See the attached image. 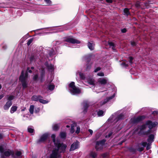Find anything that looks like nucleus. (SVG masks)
Here are the masks:
<instances>
[{
    "mask_svg": "<svg viewBox=\"0 0 158 158\" xmlns=\"http://www.w3.org/2000/svg\"><path fill=\"white\" fill-rule=\"evenodd\" d=\"M28 74L27 71H26L24 74L23 71H22L19 78V81L21 82L23 89H24L28 87L27 78Z\"/></svg>",
    "mask_w": 158,
    "mask_h": 158,
    "instance_id": "1",
    "label": "nucleus"
},
{
    "mask_svg": "<svg viewBox=\"0 0 158 158\" xmlns=\"http://www.w3.org/2000/svg\"><path fill=\"white\" fill-rule=\"evenodd\" d=\"M106 140L103 139L101 140L97 141L96 143L95 148L97 151L102 150L103 149V146L105 145Z\"/></svg>",
    "mask_w": 158,
    "mask_h": 158,
    "instance_id": "2",
    "label": "nucleus"
},
{
    "mask_svg": "<svg viewBox=\"0 0 158 158\" xmlns=\"http://www.w3.org/2000/svg\"><path fill=\"white\" fill-rule=\"evenodd\" d=\"M146 117L144 115H140L138 116L136 118L134 117L131 119L132 123L133 124H137L140 123L143 121Z\"/></svg>",
    "mask_w": 158,
    "mask_h": 158,
    "instance_id": "3",
    "label": "nucleus"
},
{
    "mask_svg": "<svg viewBox=\"0 0 158 158\" xmlns=\"http://www.w3.org/2000/svg\"><path fill=\"white\" fill-rule=\"evenodd\" d=\"M57 148H56L59 152V151L60 152H65L66 149L67 148V145L66 144L64 143H60V142L58 144L56 147Z\"/></svg>",
    "mask_w": 158,
    "mask_h": 158,
    "instance_id": "4",
    "label": "nucleus"
},
{
    "mask_svg": "<svg viewBox=\"0 0 158 158\" xmlns=\"http://www.w3.org/2000/svg\"><path fill=\"white\" fill-rule=\"evenodd\" d=\"M48 137V134L45 133L42 135L39 139L36 141V143L40 144L42 143H44L47 139Z\"/></svg>",
    "mask_w": 158,
    "mask_h": 158,
    "instance_id": "5",
    "label": "nucleus"
},
{
    "mask_svg": "<svg viewBox=\"0 0 158 158\" xmlns=\"http://www.w3.org/2000/svg\"><path fill=\"white\" fill-rule=\"evenodd\" d=\"M10 149H8L6 151H4V148L2 145H0V153L1 155H3L5 157H8L10 156Z\"/></svg>",
    "mask_w": 158,
    "mask_h": 158,
    "instance_id": "6",
    "label": "nucleus"
},
{
    "mask_svg": "<svg viewBox=\"0 0 158 158\" xmlns=\"http://www.w3.org/2000/svg\"><path fill=\"white\" fill-rule=\"evenodd\" d=\"M145 125L148 126L149 129H152L158 125V123L157 122H152V121L148 120L146 121Z\"/></svg>",
    "mask_w": 158,
    "mask_h": 158,
    "instance_id": "7",
    "label": "nucleus"
},
{
    "mask_svg": "<svg viewBox=\"0 0 158 158\" xmlns=\"http://www.w3.org/2000/svg\"><path fill=\"white\" fill-rule=\"evenodd\" d=\"M64 41L73 44H78L80 43V41L73 38H70L69 37H65Z\"/></svg>",
    "mask_w": 158,
    "mask_h": 158,
    "instance_id": "8",
    "label": "nucleus"
},
{
    "mask_svg": "<svg viewBox=\"0 0 158 158\" xmlns=\"http://www.w3.org/2000/svg\"><path fill=\"white\" fill-rule=\"evenodd\" d=\"M90 61V58H88L87 59L85 66V71H86L89 70L91 68L93 63L91 62Z\"/></svg>",
    "mask_w": 158,
    "mask_h": 158,
    "instance_id": "9",
    "label": "nucleus"
},
{
    "mask_svg": "<svg viewBox=\"0 0 158 158\" xmlns=\"http://www.w3.org/2000/svg\"><path fill=\"white\" fill-rule=\"evenodd\" d=\"M79 143L77 141L76 142H74L71 145L69 151H73L76 149H78L79 147Z\"/></svg>",
    "mask_w": 158,
    "mask_h": 158,
    "instance_id": "10",
    "label": "nucleus"
},
{
    "mask_svg": "<svg viewBox=\"0 0 158 158\" xmlns=\"http://www.w3.org/2000/svg\"><path fill=\"white\" fill-rule=\"evenodd\" d=\"M58 152L56 149L53 150L50 155V158H57Z\"/></svg>",
    "mask_w": 158,
    "mask_h": 158,
    "instance_id": "11",
    "label": "nucleus"
},
{
    "mask_svg": "<svg viewBox=\"0 0 158 158\" xmlns=\"http://www.w3.org/2000/svg\"><path fill=\"white\" fill-rule=\"evenodd\" d=\"M45 76V71L44 69H42L40 72V76L39 77V80L41 82H42L44 81Z\"/></svg>",
    "mask_w": 158,
    "mask_h": 158,
    "instance_id": "12",
    "label": "nucleus"
},
{
    "mask_svg": "<svg viewBox=\"0 0 158 158\" xmlns=\"http://www.w3.org/2000/svg\"><path fill=\"white\" fill-rule=\"evenodd\" d=\"M70 91L71 93L74 94H79L81 92V90L79 88H77L76 87L70 89Z\"/></svg>",
    "mask_w": 158,
    "mask_h": 158,
    "instance_id": "13",
    "label": "nucleus"
},
{
    "mask_svg": "<svg viewBox=\"0 0 158 158\" xmlns=\"http://www.w3.org/2000/svg\"><path fill=\"white\" fill-rule=\"evenodd\" d=\"M140 144L143 146V147H138L137 149L138 151L140 152H142L144 150V148L148 144L147 142H142Z\"/></svg>",
    "mask_w": 158,
    "mask_h": 158,
    "instance_id": "14",
    "label": "nucleus"
},
{
    "mask_svg": "<svg viewBox=\"0 0 158 158\" xmlns=\"http://www.w3.org/2000/svg\"><path fill=\"white\" fill-rule=\"evenodd\" d=\"M98 83L103 85H105L107 83V80L105 78H100L98 80Z\"/></svg>",
    "mask_w": 158,
    "mask_h": 158,
    "instance_id": "15",
    "label": "nucleus"
},
{
    "mask_svg": "<svg viewBox=\"0 0 158 158\" xmlns=\"http://www.w3.org/2000/svg\"><path fill=\"white\" fill-rule=\"evenodd\" d=\"M12 104V102L11 101H7L4 106V109L6 110H8Z\"/></svg>",
    "mask_w": 158,
    "mask_h": 158,
    "instance_id": "16",
    "label": "nucleus"
},
{
    "mask_svg": "<svg viewBox=\"0 0 158 158\" xmlns=\"http://www.w3.org/2000/svg\"><path fill=\"white\" fill-rule=\"evenodd\" d=\"M155 136L153 134H151L150 135L148 136L147 139V141L149 143H152L154 141Z\"/></svg>",
    "mask_w": 158,
    "mask_h": 158,
    "instance_id": "17",
    "label": "nucleus"
},
{
    "mask_svg": "<svg viewBox=\"0 0 158 158\" xmlns=\"http://www.w3.org/2000/svg\"><path fill=\"white\" fill-rule=\"evenodd\" d=\"M43 97L40 95H34L31 97V99L35 101H39V100L40 98H42Z\"/></svg>",
    "mask_w": 158,
    "mask_h": 158,
    "instance_id": "18",
    "label": "nucleus"
},
{
    "mask_svg": "<svg viewBox=\"0 0 158 158\" xmlns=\"http://www.w3.org/2000/svg\"><path fill=\"white\" fill-rule=\"evenodd\" d=\"M115 94H114L113 95L107 97L106 99L104 100V101L102 102V104H105V103L108 102L110 100L112 99L115 97Z\"/></svg>",
    "mask_w": 158,
    "mask_h": 158,
    "instance_id": "19",
    "label": "nucleus"
},
{
    "mask_svg": "<svg viewBox=\"0 0 158 158\" xmlns=\"http://www.w3.org/2000/svg\"><path fill=\"white\" fill-rule=\"evenodd\" d=\"M127 149L130 152L132 153L133 154H135L137 151V149L134 148L132 146L128 147Z\"/></svg>",
    "mask_w": 158,
    "mask_h": 158,
    "instance_id": "20",
    "label": "nucleus"
},
{
    "mask_svg": "<svg viewBox=\"0 0 158 158\" xmlns=\"http://www.w3.org/2000/svg\"><path fill=\"white\" fill-rule=\"evenodd\" d=\"M146 125H145V124H142L141 127L140 128V131L139 132V134H141L142 133L143 131V130H145L146 128Z\"/></svg>",
    "mask_w": 158,
    "mask_h": 158,
    "instance_id": "21",
    "label": "nucleus"
},
{
    "mask_svg": "<svg viewBox=\"0 0 158 158\" xmlns=\"http://www.w3.org/2000/svg\"><path fill=\"white\" fill-rule=\"evenodd\" d=\"M87 82L90 85H95L94 80V79L92 78L89 79L87 80Z\"/></svg>",
    "mask_w": 158,
    "mask_h": 158,
    "instance_id": "22",
    "label": "nucleus"
},
{
    "mask_svg": "<svg viewBox=\"0 0 158 158\" xmlns=\"http://www.w3.org/2000/svg\"><path fill=\"white\" fill-rule=\"evenodd\" d=\"M60 136L61 139H65L66 137V133L65 132H61L60 134Z\"/></svg>",
    "mask_w": 158,
    "mask_h": 158,
    "instance_id": "23",
    "label": "nucleus"
},
{
    "mask_svg": "<svg viewBox=\"0 0 158 158\" xmlns=\"http://www.w3.org/2000/svg\"><path fill=\"white\" fill-rule=\"evenodd\" d=\"M17 109V107L16 106H12L10 110V112L12 114L16 111Z\"/></svg>",
    "mask_w": 158,
    "mask_h": 158,
    "instance_id": "24",
    "label": "nucleus"
},
{
    "mask_svg": "<svg viewBox=\"0 0 158 158\" xmlns=\"http://www.w3.org/2000/svg\"><path fill=\"white\" fill-rule=\"evenodd\" d=\"M55 87V85L53 84H49L48 86V90L50 91H52L54 89Z\"/></svg>",
    "mask_w": 158,
    "mask_h": 158,
    "instance_id": "25",
    "label": "nucleus"
},
{
    "mask_svg": "<svg viewBox=\"0 0 158 158\" xmlns=\"http://www.w3.org/2000/svg\"><path fill=\"white\" fill-rule=\"evenodd\" d=\"M149 129L147 131L143 132L142 133H141V135H148L151 133V129Z\"/></svg>",
    "mask_w": 158,
    "mask_h": 158,
    "instance_id": "26",
    "label": "nucleus"
},
{
    "mask_svg": "<svg viewBox=\"0 0 158 158\" xmlns=\"http://www.w3.org/2000/svg\"><path fill=\"white\" fill-rule=\"evenodd\" d=\"M89 107V104L86 103L84 104L83 108L84 110L83 111L84 112H86L87 111V110Z\"/></svg>",
    "mask_w": 158,
    "mask_h": 158,
    "instance_id": "27",
    "label": "nucleus"
},
{
    "mask_svg": "<svg viewBox=\"0 0 158 158\" xmlns=\"http://www.w3.org/2000/svg\"><path fill=\"white\" fill-rule=\"evenodd\" d=\"M124 117V115L123 114H120L119 115H118L117 118L116 119H117V121H119L120 120H122L123 119Z\"/></svg>",
    "mask_w": 158,
    "mask_h": 158,
    "instance_id": "28",
    "label": "nucleus"
},
{
    "mask_svg": "<svg viewBox=\"0 0 158 158\" xmlns=\"http://www.w3.org/2000/svg\"><path fill=\"white\" fill-rule=\"evenodd\" d=\"M60 127L58 124H55L53 127V130L54 131H57L59 129Z\"/></svg>",
    "mask_w": 158,
    "mask_h": 158,
    "instance_id": "29",
    "label": "nucleus"
},
{
    "mask_svg": "<svg viewBox=\"0 0 158 158\" xmlns=\"http://www.w3.org/2000/svg\"><path fill=\"white\" fill-rule=\"evenodd\" d=\"M124 12L125 15L127 16H128L130 15V12L129 11V9L127 8H125L124 10Z\"/></svg>",
    "mask_w": 158,
    "mask_h": 158,
    "instance_id": "30",
    "label": "nucleus"
},
{
    "mask_svg": "<svg viewBox=\"0 0 158 158\" xmlns=\"http://www.w3.org/2000/svg\"><path fill=\"white\" fill-rule=\"evenodd\" d=\"M88 46L90 50H93L94 49V47L93 45V44L89 42L88 43Z\"/></svg>",
    "mask_w": 158,
    "mask_h": 158,
    "instance_id": "31",
    "label": "nucleus"
},
{
    "mask_svg": "<svg viewBox=\"0 0 158 158\" xmlns=\"http://www.w3.org/2000/svg\"><path fill=\"white\" fill-rule=\"evenodd\" d=\"M79 73L80 79L82 80H84L85 79V77L84 74L81 72H79Z\"/></svg>",
    "mask_w": 158,
    "mask_h": 158,
    "instance_id": "32",
    "label": "nucleus"
},
{
    "mask_svg": "<svg viewBox=\"0 0 158 158\" xmlns=\"http://www.w3.org/2000/svg\"><path fill=\"white\" fill-rule=\"evenodd\" d=\"M39 101L40 103L43 104H47L48 102V101L42 99L41 98L40 99Z\"/></svg>",
    "mask_w": 158,
    "mask_h": 158,
    "instance_id": "33",
    "label": "nucleus"
},
{
    "mask_svg": "<svg viewBox=\"0 0 158 158\" xmlns=\"http://www.w3.org/2000/svg\"><path fill=\"white\" fill-rule=\"evenodd\" d=\"M101 156L103 158H106L109 156V153L108 152H106L102 154Z\"/></svg>",
    "mask_w": 158,
    "mask_h": 158,
    "instance_id": "34",
    "label": "nucleus"
},
{
    "mask_svg": "<svg viewBox=\"0 0 158 158\" xmlns=\"http://www.w3.org/2000/svg\"><path fill=\"white\" fill-rule=\"evenodd\" d=\"M46 66L48 68L49 70H52L54 69L53 66L52 64L49 65L48 64H46Z\"/></svg>",
    "mask_w": 158,
    "mask_h": 158,
    "instance_id": "35",
    "label": "nucleus"
},
{
    "mask_svg": "<svg viewBox=\"0 0 158 158\" xmlns=\"http://www.w3.org/2000/svg\"><path fill=\"white\" fill-rule=\"evenodd\" d=\"M90 155L92 158H96L97 156V153L95 152H91Z\"/></svg>",
    "mask_w": 158,
    "mask_h": 158,
    "instance_id": "36",
    "label": "nucleus"
},
{
    "mask_svg": "<svg viewBox=\"0 0 158 158\" xmlns=\"http://www.w3.org/2000/svg\"><path fill=\"white\" fill-rule=\"evenodd\" d=\"M104 112L102 110H99L97 114L99 116H102L104 114Z\"/></svg>",
    "mask_w": 158,
    "mask_h": 158,
    "instance_id": "37",
    "label": "nucleus"
},
{
    "mask_svg": "<svg viewBox=\"0 0 158 158\" xmlns=\"http://www.w3.org/2000/svg\"><path fill=\"white\" fill-rule=\"evenodd\" d=\"M38 78V75L37 74H35L33 76L32 80L35 81H37Z\"/></svg>",
    "mask_w": 158,
    "mask_h": 158,
    "instance_id": "38",
    "label": "nucleus"
},
{
    "mask_svg": "<svg viewBox=\"0 0 158 158\" xmlns=\"http://www.w3.org/2000/svg\"><path fill=\"white\" fill-rule=\"evenodd\" d=\"M34 109V106L33 105H31L30 107L29 111L31 114H33V113Z\"/></svg>",
    "mask_w": 158,
    "mask_h": 158,
    "instance_id": "39",
    "label": "nucleus"
},
{
    "mask_svg": "<svg viewBox=\"0 0 158 158\" xmlns=\"http://www.w3.org/2000/svg\"><path fill=\"white\" fill-rule=\"evenodd\" d=\"M15 98V96L14 95H10L8 96V97L7 98V100L8 101H11L13 100Z\"/></svg>",
    "mask_w": 158,
    "mask_h": 158,
    "instance_id": "40",
    "label": "nucleus"
},
{
    "mask_svg": "<svg viewBox=\"0 0 158 158\" xmlns=\"http://www.w3.org/2000/svg\"><path fill=\"white\" fill-rule=\"evenodd\" d=\"M52 141L56 147L58 144L60 142V141L59 140H56L55 138L52 139Z\"/></svg>",
    "mask_w": 158,
    "mask_h": 158,
    "instance_id": "41",
    "label": "nucleus"
},
{
    "mask_svg": "<svg viewBox=\"0 0 158 158\" xmlns=\"http://www.w3.org/2000/svg\"><path fill=\"white\" fill-rule=\"evenodd\" d=\"M69 87L72 88V89L76 87L75 85L74 82L73 81L72 82L70 83L69 85Z\"/></svg>",
    "mask_w": 158,
    "mask_h": 158,
    "instance_id": "42",
    "label": "nucleus"
},
{
    "mask_svg": "<svg viewBox=\"0 0 158 158\" xmlns=\"http://www.w3.org/2000/svg\"><path fill=\"white\" fill-rule=\"evenodd\" d=\"M22 154L21 152L20 151H17L15 153V155L17 157L21 156Z\"/></svg>",
    "mask_w": 158,
    "mask_h": 158,
    "instance_id": "43",
    "label": "nucleus"
},
{
    "mask_svg": "<svg viewBox=\"0 0 158 158\" xmlns=\"http://www.w3.org/2000/svg\"><path fill=\"white\" fill-rule=\"evenodd\" d=\"M10 156H11L13 158H14L15 157L14 152L13 150H11L10 149Z\"/></svg>",
    "mask_w": 158,
    "mask_h": 158,
    "instance_id": "44",
    "label": "nucleus"
},
{
    "mask_svg": "<svg viewBox=\"0 0 158 158\" xmlns=\"http://www.w3.org/2000/svg\"><path fill=\"white\" fill-rule=\"evenodd\" d=\"M33 40V38H31V39H29L28 40V41L27 43V45L28 46H29L31 44Z\"/></svg>",
    "mask_w": 158,
    "mask_h": 158,
    "instance_id": "45",
    "label": "nucleus"
},
{
    "mask_svg": "<svg viewBox=\"0 0 158 158\" xmlns=\"http://www.w3.org/2000/svg\"><path fill=\"white\" fill-rule=\"evenodd\" d=\"M28 132L30 133H32L34 132V129L33 128L28 127L27 128Z\"/></svg>",
    "mask_w": 158,
    "mask_h": 158,
    "instance_id": "46",
    "label": "nucleus"
},
{
    "mask_svg": "<svg viewBox=\"0 0 158 158\" xmlns=\"http://www.w3.org/2000/svg\"><path fill=\"white\" fill-rule=\"evenodd\" d=\"M151 143H148V144H147V146L146 147V150H148L151 148Z\"/></svg>",
    "mask_w": 158,
    "mask_h": 158,
    "instance_id": "47",
    "label": "nucleus"
},
{
    "mask_svg": "<svg viewBox=\"0 0 158 158\" xmlns=\"http://www.w3.org/2000/svg\"><path fill=\"white\" fill-rule=\"evenodd\" d=\"M121 64L122 66L125 67H126L128 66V64L124 62H122Z\"/></svg>",
    "mask_w": 158,
    "mask_h": 158,
    "instance_id": "48",
    "label": "nucleus"
},
{
    "mask_svg": "<svg viewBox=\"0 0 158 158\" xmlns=\"http://www.w3.org/2000/svg\"><path fill=\"white\" fill-rule=\"evenodd\" d=\"M129 62L131 64H132L133 63V60L134 58L133 57L131 56H130L129 57Z\"/></svg>",
    "mask_w": 158,
    "mask_h": 158,
    "instance_id": "49",
    "label": "nucleus"
},
{
    "mask_svg": "<svg viewBox=\"0 0 158 158\" xmlns=\"http://www.w3.org/2000/svg\"><path fill=\"white\" fill-rule=\"evenodd\" d=\"M74 131V126L72 125L71 126L70 132L71 133H73Z\"/></svg>",
    "mask_w": 158,
    "mask_h": 158,
    "instance_id": "50",
    "label": "nucleus"
},
{
    "mask_svg": "<svg viewBox=\"0 0 158 158\" xmlns=\"http://www.w3.org/2000/svg\"><path fill=\"white\" fill-rule=\"evenodd\" d=\"M80 127H77V130L76 131V133L78 134L79 133L80 131Z\"/></svg>",
    "mask_w": 158,
    "mask_h": 158,
    "instance_id": "51",
    "label": "nucleus"
},
{
    "mask_svg": "<svg viewBox=\"0 0 158 158\" xmlns=\"http://www.w3.org/2000/svg\"><path fill=\"white\" fill-rule=\"evenodd\" d=\"M108 44H109V46L110 47H114V46H115L114 43H113L112 42H109Z\"/></svg>",
    "mask_w": 158,
    "mask_h": 158,
    "instance_id": "52",
    "label": "nucleus"
},
{
    "mask_svg": "<svg viewBox=\"0 0 158 158\" xmlns=\"http://www.w3.org/2000/svg\"><path fill=\"white\" fill-rule=\"evenodd\" d=\"M131 44L132 46H135L136 45V43L135 41H131Z\"/></svg>",
    "mask_w": 158,
    "mask_h": 158,
    "instance_id": "53",
    "label": "nucleus"
},
{
    "mask_svg": "<svg viewBox=\"0 0 158 158\" xmlns=\"http://www.w3.org/2000/svg\"><path fill=\"white\" fill-rule=\"evenodd\" d=\"M101 69V68L100 67H98L97 68L94 70V72H97L98 71L100 70Z\"/></svg>",
    "mask_w": 158,
    "mask_h": 158,
    "instance_id": "54",
    "label": "nucleus"
},
{
    "mask_svg": "<svg viewBox=\"0 0 158 158\" xmlns=\"http://www.w3.org/2000/svg\"><path fill=\"white\" fill-rule=\"evenodd\" d=\"M104 73L103 72L99 73H98L97 75L99 76H104Z\"/></svg>",
    "mask_w": 158,
    "mask_h": 158,
    "instance_id": "55",
    "label": "nucleus"
},
{
    "mask_svg": "<svg viewBox=\"0 0 158 158\" xmlns=\"http://www.w3.org/2000/svg\"><path fill=\"white\" fill-rule=\"evenodd\" d=\"M121 31L123 33H125L127 31V30L126 28H124L121 29Z\"/></svg>",
    "mask_w": 158,
    "mask_h": 158,
    "instance_id": "56",
    "label": "nucleus"
},
{
    "mask_svg": "<svg viewBox=\"0 0 158 158\" xmlns=\"http://www.w3.org/2000/svg\"><path fill=\"white\" fill-rule=\"evenodd\" d=\"M45 2L48 4H51V1L50 0H44Z\"/></svg>",
    "mask_w": 158,
    "mask_h": 158,
    "instance_id": "57",
    "label": "nucleus"
},
{
    "mask_svg": "<svg viewBox=\"0 0 158 158\" xmlns=\"http://www.w3.org/2000/svg\"><path fill=\"white\" fill-rule=\"evenodd\" d=\"M27 71L28 72V73H31L32 72V71L31 69H30V68L29 67H27Z\"/></svg>",
    "mask_w": 158,
    "mask_h": 158,
    "instance_id": "58",
    "label": "nucleus"
},
{
    "mask_svg": "<svg viewBox=\"0 0 158 158\" xmlns=\"http://www.w3.org/2000/svg\"><path fill=\"white\" fill-rule=\"evenodd\" d=\"M152 114L154 115L158 114V111H154L152 112Z\"/></svg>",
    "mask_w": 158,
    "mask_h": 158,
    "instance_id": "59",
    "label": "nucleus"
},
{
    "mask_svg": "<svg viewBox=\"0 0 158 158\" xmlns=\"http://www.w3.org/2000/svg\"><path fill=\"white\" fill-rule=\"evenodd\" d=\"M34 59V56L33 55H31L30 58V60L31 61H32Z\"/></svg>",
    "mask_w": 158,
    "mask_h": 158,
    "instance_id": "60",
    "label": "nucleus"
},
{
    "mask_svg": "<svg viewBox=\"0 0 158 158\" xmlns=\"http://www.w3.org/2000/svg\"><path fill=\"white\" fill-rule=\"evenodd\" d=\"M135 6L137 7H139L140 6V4L139 3L137 2L135 4Z\"/></svg>",
    "mask_w": 158,
    "mask_h": 158,
    "instance_id": "61",
    "label": "nucleus"
},
{
    "mask_svg": "<svg viewBox=\"0 0 158 158\" xmlns=\"http://www.w3.org/2000/svg\"><path fill=\"white\" fill-rule=\"evenodd\" d=\"M124 142H125V141L124 140H123L122 141L119 142L118 143V145H122L123 143H124Z\"/></svg>",
    "mask_w": 158,
    "mask_h": 158,
    "instance_id": "62",
    "label": "nucleus"
},
{
    "mask_svg": "<svg viewBox=\"0 0 158 158\" xmlns=\"http://www.w3.org/2000/svg\"><path fill=\"white\" fill-rule=\"evenodd\" d=\"M61 42L60 41H56V44H55V45H58L61 44Z\"/></svg>",
    "mask_w": 158,
    "mask_h": 158,
    "instance_id": "63",
    "label": "nucleus"
},
{
    "mask_svg": "<svg viewBox=\"0 0 158 158\" xmlns=\"http://www.w3.org/2000/svg\"><path fill=\"white\" fill-rule=\"evenodd\" d=\"M51 137L52 138V139L55 138L56 136L54 134H52V135Z\"/></svg>",
    "mask_w": 158,
    "mask_h": 158,
    "instance_id": "64",
    "label": "nucleus"
}]
</instances>
